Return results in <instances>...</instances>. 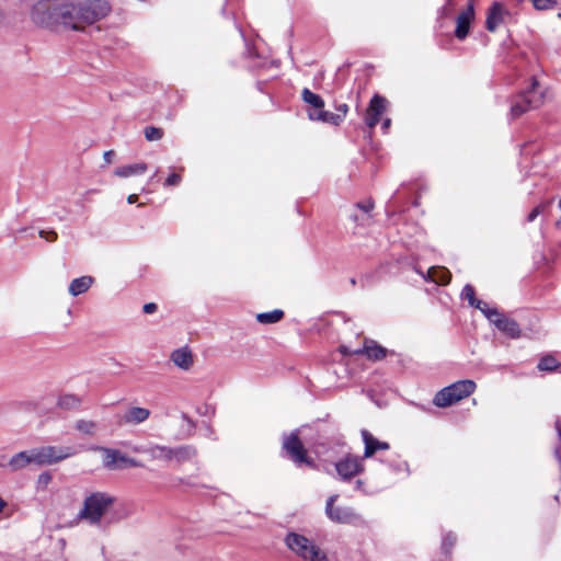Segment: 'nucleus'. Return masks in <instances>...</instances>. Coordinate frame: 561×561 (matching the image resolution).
<instances>
[{"label":"nucleus","instance_id":"f257e3e1","mask_svg":"<svg viewBox=\"0 0 561 561\" xmlns=\"http://www.w3.org/2000/svg\"><path fill=\"white\" fill-rule=\"evenodd\" d=\"M61 25L75 31H81L104 19L111 11L106 0H61L58 9Z\"/></svg>","mask_w":561,"mask_h":561},{"label":"nucleus","instance_id":"f03ea898","mask_svg":"<svg viewBox=\"0 0 561 561\" xmlns=\"http://www.w3.org/2000/svg\"><path fill=\"white\" fill-rule=\"evenodd\" d=\"M114 502L115 497L106 492H92L84 497L77 519L84 520L91 526H99Z\"/></svg>","mask_w":561,"mask_h":561},{"label":"nucleus","instance_id":"7ed1b4c3","mask_svg":"<svg viewBox=\"0 0 561 561\" xmlns=\"http://www.w3.org/2000/svg\"><path fill=\"white\" fill-rule=\"evenodd\" d=\"M476 388L477 385L473 380H459L439 390L433 402L436 407L447 408L469 397L474 392Z\"/></svg>","mask_w":561,"mask_h":561},{"label":"nucleus","instance_id":"20e7f679","mask_svg":"<svg viewBox=\"0 0 561 561\" xmlns=\"http://www.w3.org/2000/svg\"><path fill=\"white\" fill-rule=\"evenodd\" d=\"M285 543L295 554L308 561H327V554L320 550L309 538L289 533L285 538Z\"/></svg>","mask_w":561,"mask_h":561},{"label":"nucleus","instance_id":"39448f33","mask_svg":"<svg viewBox=\"0 0 561 561\" xmlns=\"http://www.w3.org/2000/svg\"><path fill=\"white\" fill-rule=\"evenodd\" d=\"M337 499V494H332L328 497L324 508L325 516L336 524L364 526L365 519L353 507L335 505Z\"/></svg>","mask_w":561,"mask_h":561},{"label":"nucleus","instance_id":"423d86ee","mask_svg":"<svg viewBox=\"0 0 561 561\" xmlns=\"http://www.w3.org/2000/svg\"><path fill=\"white\" fill-rule=\"evenodd\" d=\"M60 7L61 0H41L33 5L31 19L35 24L41 26L61 24V15L58 10Z\"/></svg>","mask_w":561,"mask_h":561},{"label":"nucleus","instance_id":"0eeeda50","mask_svg":"<svg viewBox=\"0 0 561 561\" xmlns=\"http://www.w3.org/2000/svg\"><path fill=\"white\" fill-rule=\"evenodd\" d=\"M283 448L296 466L300 467L306 465L310 468L314 467V461L307 455V450L298 437L297 431L284 435Z\"/></svg>","mask_w":561,"mask_h":561},{"label":"nucleus","instance_id":"6e6552de","mask_svg":"<svg viewBox=\"0 0 561 561\" xmlns=\"http://www.w3.org/2000/svg\"><path fill=\"white\" fill-rule=\"evenodd\" d=\"M537 81L534 80L530 90L517 95L511 105V116L513 118L519 117L531 108H536L541 104L542 96L535 95V89L537 87Z\"/></svg>","mask_w":561,"mask_h":561},{"label":"nucleus","instance_id":"1a4fd4ad","mask_svg":"<svg viewBox=\"0 0 561 561\" xmlns=\"http://www.w3.org/2000/svg\"><path fill=\"white\" fill-rule=\"evenodd\" d=\"M363 458L354 455H346L335 462V470L342 481H350L365 469Z\"/></svg>","mask_w":561,"mask_h":561},{"label":"nucleus","instance_id":"9d476101","mask_svg":"<svg viewBox=\"0 0 561 561\" xmlns=\"http://www.w3.org/2000/svg\"><path fill=\"white\" fill-rule=\"evenodd\" d=\"M101 450L104 454L103 465L106 469L118 470L124 468L141 466V463L138 460L127 457L117 449L101 448Z\"/></svg>","mask_w":561,"mask_h":561},{"label":"nucleus","instance_id":"9b49d317","mask_svg":"<svg viewBox=\"0 0 561 561\" xmlns=\"http://www.w3.org/2000/svg\"><path fill=\"white\" fill-rule=\"evenodd\" d=\"M386 108L387 100L378 94L374 95L365 114V123L367 127L374 128L379 123L381 115L386 112Z\"/></svg>","mask_w":561,"mask_h":561},{"label":"nucleus","instance_id":"f8f14e48","mask_svg":"<svg viewBox=\"0 0 561 561\" xmlns=\"http://www.w3.org/2000/svg\"><path fill=\"white\" fill-rule=\"evenodd\" d=\"M46 466H51L66 460L77 454V449L71 446H43Z\"/></svg>","mask_w":561,"mask_h":561},{"label":"nucleus","instance_id":"ddd939ff","mask_svg":"<svg viewBox=\"0 0 561 561\" xmlns=\"http://www.w3.org/2000/svg\"><path fill=\"white\" fill-rule=\"evenodd\" d=\"M474 19V4L473 1L470 0L468 3V7L461 11L456 20V30H455V36L462 41L467 37L471 21Z\"/></svg>","mask_w":561,"mask_h":561},{"label":"nucleus","instance_id":"4468645a","mask_svg":"<svg viewBox=\"0 0 561 561\" xmlns=\"http://www.w3.org/2000/svg\"><path fill=\"white\" fill-rule=\"evenodd\" d=\"M508 14V11L500 2H494L486 14L485 27L489 32H495V30L503 23L504 16Z\"/></svg>","mask_w":561,"mask_h":561},{"label":"nucleus","instance_id":"2eb2a0df","mask_svg":"<svg viewBox=\"0 0 561 561\" xmlns=\"http://www.w3.org/2000/svg\"><path fill=\"white\" fill-rule=\"evenodd\" d=\"M340 351L343 354H366V356L374 360H379L386 356V350L374 342L366 343L363 348L351 351L347 346H341Z\"/></svg>","mask_w":561,"mask_h":561},{"label":"nucleus","instance_id":"dca6fc26","mask_svg":"<svg viewBox=\"0 0 561 561\" xmlns=\"http://www.w3.org/2000/svg\"><path fill=\"white\" fill-rule=\"evenodd\" d=\"M362 437L365 444L363 459L370 458L378 450L389 449V444L375 438L367 430H362Z\"/></svg>","mask_w":561,"mask_h":561},{"label":"nucleus","instance_id":"f3484780","mask_svg":"<svg viewBox=\"0 0 561 561\" xmlns=\"http://www.w3.org/2000/svg\"><path fill=\"white\" fill-rule=\"evenodd\" d=\"M492 323L502 332L506 333L510 337L517 339L520 336V329L518 323L505 317L503 313H499Z\"/></svg>","mask_w":561,"mask_h":561},{"label":"nucleus","instance_id":"a211bd4d","mask_svg":"<svg viewBox=\"0 0 561 561\" xmlns=\"http://www.w3.org/2000/svg\"><path fill=\"white\" fill-rule=\"evenodd\" d=\"M196 456V450L190 445H183L178 447H170V462L174 461L181 465L186 461H191Z\"/></svg>","mask_w":561,"mask_h":561},{"label":"nucleus","instance_id":"6ab92c4d","mask_svg":"<svg viewBox=\"0 0 561 561\" xmlns=\"http://www.w3.org/2000/svg\"><path fill=\"white\" fill-rule=\"evenodd\" d=\"M150 411L146 408L133 407L126 411L123 421L126 424H140L148 420Z\"/></svg>","mask_w":561,"mask_h":561},{"label":"nucleus","instance_id":"aec40b11","mask_svg":"<svg viewBox=\"0 0 561 561\" xmlns=\"http://www.w3.org/2000/svg\"><path fill=\"white\" fill-rule=\"evenodd\" d=\"M171 360L181 369L187 370L193 364L192 353L187 347H182L171 353Z\"/></svg>","mask_w":561,"mask_h":561},{"label":"nucleus","instance_id":"412c9836","mask_svg":"<svg viewBox=\"0 0 561 561\" xmlns=\"http://www.w3.org/2000/svg\"><path fill=\"white\" fill-rule=\"evenodd\" d=\"M94 279L92 276H81L75 278L69 284V294L73 297L82 295L91 288Z\"/></svg>","mask_w":561,"mask_h":561},{"label":"nucleus","instance_id":"4be33fe9","mask_svg":"<svg viewBox=\"0 0 561 561\" xmlns=\"http://www.w3.org/2000/svg\"><path fill=\"white\" fill-rule=\"evenodd\" d=\"M308 116L311 121H319L334 126H337L343 122V115L324 111L323 108L318 112H309Z\"/></svg>","mask_w":561,"mask_h":561},{"label":"nucleus","instance_id":"5701e85b","mask_svg":"<svg viewBox=\"0 0 561 561\" xmlns=\"http://www.w3.org/2000/svg\"><path fill=\"white\" fill-rule=\"evenodd\" d=\"M148 170V165L144 162L122 165L115 169L114 174L119 178H129L133 175L144 174Z\"/></svg>","mask_w":561,"mask_h":561},{"label":"nucleus","instance_id":"b1692460","mask_svg":"<svg viewBox=\"0 0 561 561\" xmlns=\"http://www.w3.org/2000/svg\"><path fill=\"white\" fill-rule=\"evenodd\" d=\"M450 272L442 266H432L427 271V277L425 279H430L438 285H446L450 280Z\"/></svg>","mask_w":561,"mask_h":561},{"label":"nucleus","instance_id":"393cba45","mask_svg":"<svg viewBox=\"0 0 561 561\" xmlns=\"http://www.w3.org/2000/svg\"><path fill=\"white\" fill-rule=\"evenodd\" d=\"M30 465L32 463L28 450H23L13 455L8 462V467L10 468L11 471H20Z\"/></svg>","mask_w":561,"mask_h":561},{"label":"nucleus","instance_id":"a878e982","mask_svg":"<svg viewBox=\"0 0 561 561\" xmlns=\"http://www.w3.org/2000/svg\"><path fill=\"white\" fill-rule=\"evenodd\" d=\"M148 455L152 460H170V447L158 444H150V449H148Z\"/></svg>","mask_w":561,"mask_h":561},{"label":"nucleus","instance_id":"bb28decb","mask_svg":"<svg viewBox=\"0 0 561 561\" xmlns=\"http://www.w3.org/2000/svg\"><path fill=\"white\" fill-rule=\"evenodd\" d=\"M302 100L311 105L314 111L318 112L319 110L324 107V101L322 98L313 92H311L309 89L305 88L301 92Z\"/></svg>","mask_w":561,"mask_h":561},{"label":"nucleus","instance_id":"cd10ccee","mask_svg":"<svg viewBox=\"0 0 561 561\" xmlns=\"http://www.w3.org/2000/svg\"><path fill=\"white\" fill-rule=\"evenodd\" d=\"M284 312L280 309H275L268 312H262L256 314V320L262 324H272L282 320Z\"/></svg>","mask_w":561,"mask_h":561},{"label":"nucleus","instance_id":"c85d7f7f","mask_svg":"<svg viewBox=\"0 0 561 561\" xmlns=\"http://www.w3.org/2000/svg\"><path fill=\"white\" fill-rule=\"evenodd\" d=\"M80 403L81 399L75 394H64L58 399V405L66 410L76 409Z\"/></svg>","mask_w":561,"mask_h":561},{"label":"nucleus","instance_id":"c756f323","mask_svg":"<svg viewBox=\"0 0 561 561\" xmlns=\"http://www.w3.org/2000/svg\"><path fill=\"white\" fill-rule=\"evenodd\" d=\"M472 307L479 309L485 318L492 322L496 317H499L500 311L496 308H491L489 305L483 300H478Z\"/></svg>","mask_w":561,"mask_h":561},{"label":"nucleus","instance_id":"7c9ffc66","mask_svg":"<svg viewBox=\"0 0 561 561\" xmlns=\"http://www.w3.org/2000/svg\"><path fill=\"white\" fill-rule=\"evenodd\" d=\"M76 430L85 435L93 436L96 433L98 424L90 420H79L76 423Z\"/></svg>","mask_w":561,"mask_h":561},{"label":"nucleus","instance_id":"2f4dec72","mask_svg":"<svg viewBox=\"0 0 561 561\" xmlns=\"http://www.w3.org/2000/svg\"><path fill=\"white\" fill-rule=\"evenodd\" d=\"M28 455L32 465H35L37 467L46 466L43 446L28 449Z\"/></svg>","mask_w":561,"mask_h":561},{"label":"nucleus","instance_id":"473e14b6","mask_svg":"<svg viewBox=\"0 0 561 561\" xmlns=\"http://www.w3.org/2000/svg\"><path fill=\"white\" fill-rule=\"evenodd\" d=\"M356 208L364 213L365 217H363L362 224H368L371 218V210L374 208V203L371 201H366L363 203L356 204Z\"/></svg>","mask_w":561,"mask_h":561},{"label":"nucleus","instance_id":"72a5a7b5","mask_svg":"<svg viewBox=\"0 0 561 561\" xmlns=\"http://www.w3.org/2000/svg\"><path fill=\"white\" fill-rule=\"evenodd\" d=\"M558 367V362L553 356H545L538 363L540 370L552 371Z\"/></svg>","mask_w":561,"mask_h":561},{"label":"nucleus","instance_id":"f704fd0d","mask_svg":"<svg viewBox=\"0 0 561 561\" xmlns=\"http://www.w3.org/2000/svg\"><path fill=\"white\" fill-rule=\"evenodd\" d=\"M163 129L154 126H148L145 129V137L148 141L160 140L163 137Z\"/></svg>","mask_w":561,"mask_h":561},{"label":"nucleus","instance_id":"c9c22d12","mask_svg":"<svg viewBox=\"0 0 561 561\" xmlns=\"http://www.w3.org/2000/svg\"><path fill=\"white\" fill-rule=\"evenodd\" d=\"M51 474L48 471L42 472L36 480V489L38 491H45L48 484L51 482Z\"/></svg>","mask_w":561,"mask_h":561},{"label":"nucleus","instance_id":"e433bc0d","mask_svg":"<svg viewBox=\"0 0 561 561\" xmlns=\"http://www.w3.org/2000/svg\"><path fill=\"white\" fill-rule=\"evenodd\" d=\"M534 8L538 11L552 10L557 7L556 0H533Z\"/></svg>","mask_w":561,"mask_h":561},{"label":"nucleus","instance_id":"4c0bfd02","mask_svg":"<svg viewBox=\"0 0 561 561\" xmlns=\"http://www.w3.org/2000/svg\"><path fill=\"white\" fill-rule=\"evenodd\" d=\"M461 298L468 300L471 307L479 300L476 298L474 288L469 284L462 288Z\"/></svg>","mask_w":561,"mask_h":561},{"label":"nucleus","instance_id":"58836bf2","mask_svg":"<svg viewBox=\"0 0 561 561\" xmlns=\"http://www.w3.org/2000/svg\"><path fill=\"white\" fill-rule=\"evenodd\" d=\"M455 542H456V537L454 535L447 534L446 536H444L443 542H442V549L444 550V552L446 554L450 553V550L454 547Z\"/></svg>","mask_w":561,"mask_h":561},{"label":"nucleus","instance_id":"ea45409f","mask_svg":"<svg viewBox=\"0 0 561 561\" xmlns=\"http://www.w3.org/2000/svg\"><path fill=\"white\" fill-rule=\"evenodd\" d=\"M181 181H182V178L180 174L172 173L167 178L164 185L165 186H176L181 183Z\"/></svg>","mask_w":561,"mask_h":561},{"label":"nucleus","instance_id":"a19ab883","mask_svg":"<svg viewBox=\"0 0 561 561\" xmlns=\"http://www.w3.org/2000/svg\"><path fill=\"white\" fill-rule=\"evenodd\" d=\"M38 234L41 238L45 239L48 242H54L57 240V233L54 230H39Z\"/></svg>","mask_w":561,"mask_h":561},{"label":"nucleus","instance_id":"79ce46f5","mask_svg":"<svg viewBox=\"0 0 561 561\" xmlns=\"http://www.w3.org/2000/svg\"><path fill=\"white\" fill-rule=\"evenodd\" d=\"M542 211V206L539 205L537 207H535L527 216V221L531 222L534 221L539 215L540 213Z\"/></svg>","mask_w":561,"mask_h":561},{"label":"nucleus","instance_id":"37998d69","mask_svg":"<svg viewBox=\"0 0 561 561\" xmlns=\"http://www.w3.org/2000/svg\"><path fill=\"white\" fill-rule=\"evenodd\" d=\"M148 449H150V444L148 445H136L131 447V450L137 454H147Z\"/></svg>","mask_w":561,"mask_h":561},{"label":"nucleus","instance_id":"c03bdc74","mask_svg":"<svg viewBox=\"0 0 561 561\" xmlns=\"http://www.w3.org/2000/svg\"><path fill=\"white\" fill-rule=\"evenodd\" d=\"M142 310L147 314H151L157 311V305L154 302L145 304Z\"/></svg>","mask_w":561,"mask_h":561},{"label":"nucleus","instance_id":"a18cd8bd","mask_svg":"<svg viewBox=\"0 0 561 561\" xmlns=\"http://www.w3.org/2000/svg\"><path fill=\"white\" fill-rule=\"evenodd\" d=\"M336 111H337L336 114L343 115V118H344L348 112V106L345 103L340 104L339 106H336Z\"/></svg>","mask_w":561,"mask_h":561},{"label":"nucleus","instance_id":"49530a36","mask_svg":"<svg viewBox=\"0 0 561 561\" xmlns=\"http://www.w3.org/2000/svg\"><path fill=\"white\" fill-rule=\"evenodd\" d=\"M114 156H115V152L113 150L105 151L104 154H103L104 161L107 164L112 163Z\"/></svg>","mask_w":561,"mask_h":561},{"label":"nucleus","instance_id":"de8ad7c7","mask_svg":"<svg viewBox=\"0 0 561 561\" xmlns=\"http://www.w3.org/2000/svg\"><path fill=\"white\" fill-rule=\"evenodd\" d=\"M363 217H365L364 213L360 211V214H353L352 218L355 222H357L360 226H364L365 224H362Z\"/></svg>","mask_w":561,"mask_h":561},{"label":"nucleus","instance_id":"09e8293b","mask_svg":"<svg viewBox=\"0 0 561 561\" xmlns=\"http://www.w3.org/2000/svg\"><path fill=\"white\" fill-rule=\"evenodd\" d=\"M390 125H391V119L390 118L383 119V122H382V129H383L385 133L389 129Z\"/></svg>","mask_w":561,"mask_h":561},{"label":"nucleus","instance_id":"8fccbe9b","mask_svg":"<svg viewBox=\"0 0 561 561\" xmlns=\"http://www.w3.org/2000/svg\"><path fill=\"white\" fill-rule=\"evenodd\" d=\"M137 199H138V196H137L136 194H130V195H128V197H127V202H128V204H134V203H136V202H137Z\"/></svg>","mask_w":561,"mask_h":561},{"label":"nucleus","instance_id":"3c124183","mask_svg":"<svg viewBox=\"0 0 561 561\" xmlns=\"http://www.w3.org/2000/svg\"><path fill=\"white\" fill-rule=\"evenodd\" d=\"M363 485H364V482L362 480H357L355 482V489L356 490H362Z\"/></svg>","mask_w":561,"mask_h":561},{"label":"nucleus","instance_id":"603ef678","mask_svg":"<svg viewBox=\"0 0 561 561\" xmlns=\"http://www.w3.org/2000/svg\"><path fill=\"white\" fill-rule=\"evenodd\" d=\"M5 505H7L5 501L0 496V513L3 511Z\"/></svg>","mask_w":561,"mask_h":561},{"label":"nucleus","instance_id":"864d4df0","mask_svg":"<svg viewBox=\"0 0 561 561\" xmlns=\"http://www.w3.org/2000/svg\"><path fill=\"white\" fill-rule=\"evenodd\" d=\"M560 210H561V196H560V199H559V204H558Z\"/></svg>","mask_w":561,"mask_h":561},{"label":"nucleus","instance_id":"5fc2aeb1","mask_svg":"<svg viewBox=\"0 0 561 561\" xmlns=\"http://www.w3.org/2000/svg\"><path fill=\"white\" fill-rule=\"evenodd\" d=\"M420 274H421V276H423L424 278L426 277V276L424 275V273H421V272H420Z\"/></svg>","mask_w":561,"mask_h":561},{"label":"nucleus","instance_id":"6e6d98bb","mask_svg":"<svg viewBox=\"0 0 561 561\" xmlns=\"http://www.w3.org/2000/svg\"><path fill=\"white\" fill-rule=\"evenodd\" d=\"M558 18L561 19V13H558Z\"/></svg>","mask_w":561,"mask_h":561}]
</instances>
